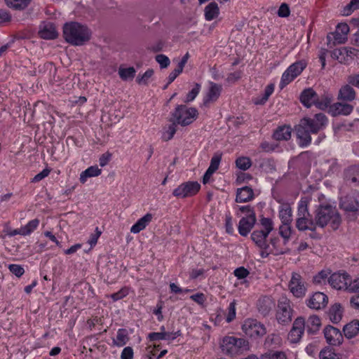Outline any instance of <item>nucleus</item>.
I'll return each instance as SVG.
<instances>
[{
  "label": "nucleus",
  "instance_id": "nucleus-38",
  "mask_svg": "<svg viewBox=\"0 0 359 359\" xmlns=\"http://www.w3.org/2000/svg\"><path fill=\"white\" fill-rule=\"evenodd\" d=\"M171 124H170L168 127L164 128V131L162 134V139L163 141H169L170 140L177 131V126L178 125L175 121H170Z\"/></svg>",
  "mask_w": 359,
  "mask_h": 359
},
{
  "label": "nucleus",
  "instance_id": "nucleus-55",
  "mask_svg": "<svg viewBox=\"0 0 359 359\" xmlns=\"http://www.w3.org/2000/svg\"><path fill=\"white\" fill-rule=\"evenodd\" d=\"M156 61L160 65L161 68H166L169 66L170 59L165 55L159 54L155 57Z\"/></svg>",
  "mask_w": 359,
  "mask_h": 359
},
{
  "label": "nucleus",
  "instance_id": "nucleus-59",
  "mask_svg": "<svg viewBox=\"0 0 359 359\" xmlns=\"http://www.w3.org/2000/svg\"><path fill=\"white\" fill-rule=\"evenodd\" d=\"M8 269L10 271L17 277H21L25 273L24 269L18 264H10Z\"/></svg>",
  "mask_w": 359,
  "mask_h": 359
},
{
  "label": "nucleus",
  "instance_id": "nucleus-27",
  "mask_svg": "<svg viewBox=\"0 0 359 359\" xmlns=\"http://www.w3.org/2000/svg\"><path fill=\"white\" fill-rule=\"evenodd\" d=\"M343 332L345 337L348 339L355 337L359 332V320H353L346 324L343 327Z\"/></svg>",
  "mask_w": 359,
  "mask_h": 359
},
{
  "label": "nucleus",
  "instance_id": "nucleus-33",
  "mask_svg": "<svg viewBox=\"0 0 359 359\" xmlns=\"http://www.w3.org/2000/svg\"><path fill=\"white\" fill-rule=\"evenodd\" d=\"M273 137L278 141L287 140L291 137V128L289 126H280L273 134Z\"/></svg>",
  "mask_w": 359,
  "mask_h": 359
},
{
  "label": "nucleus",
  "instance_id": "nucleus-5",
  "mask_svg": "<svg viewBox=\"0 0 359 359\" xmlns=\"http://www.w3.org/2000/svg\"><path fill=\"white\" fill-rule=\"evenodd\" d=\"M221 348L225 354L235 355L249 351L250 345L248 341L243 338L227 336L223 338Z\"/></svg>",
  "mask_w": 359,
  "mask_h": 359
},
{
  "label": "nucleus",
  "instance_id": "nucleus-60",
  "mask_svg": "<svg viewBox=\"0 0 359 359\" xmlns=\"http://www.w3.org/2000/svg\"><path fill=\"white\" fill-rule=\"evenodd\" d=\"M236 208L238 209L239 211H241L242 213L245 214V217H251V216H255V212L252 207L250 205H243V206H239L237 205Z\"/></svg>",
  "mask_w": 359,
  "mask_h": 359
},
{
  "label": "nucleus",
  "instance_id": "nucleus-48",
  "mask_svg": "<svg viewBox=\"0 0 359 359\" xmlns=\"http://www.w3.org/2000/svg\"><path fill=\"white\" fill-rule=\"evenodd\" d=\"M359 9V0H351L350 3L344 7L343 15H350L354 11Z\"/></svg>",
  "mask_w": 359,
  "mask_h": 359
},
{
  "label": "nucleus",
  "instance_id": "nucleus-1",
  "mask_svg": "<svg viewBox=\"0 0 359 359\" xmlns=\"http://www.w3.org/2000/svg\"><path fill=\"white\" fill-rule=\"evenodd\" d=\"M327 123V118L323 113L316 114L313 118L304 117L295 126L294 131L299 146L305 147L311 142V134H317Z\"/></svg>",
  "mask_w": 359,
  "mask_h": 359
},
{
  "label": "nucleus",
  "instance_id": "nucleus-64",
  "mask_svg": "<svg viewBox=\"0 0 359 359\" xmlns=\"http://www.w3.org/2000/svg\"><path fill=\"white\" fill-rule=\"evenodd\" d=\"M133 350L130 346H127L122 351L121 358V359H133Z\"/></svg>",
  "mask_w": 359,
  "mask_h": 359
},
{
  "label": "nucleus",
  "instance_id": "nucleus-44",
  "mask_svg": "<svg viewBox=\"0 0 359 359\" xmlns=\"http://www.w3.org/2000/svg\"><path fill=\"white\" fill-rule=\"evenodd\" d=\"M236 165L242 170H247L252 165V161L249 157L241 156L236 158Z\"/></svg>",
  "mask_w": 359,
  "mask_h": 359
},
{
  "label": "nucleus",
  "instance_id": "nucleus-51",
  "mask_svg": "<svg viewBox=\"0 0 359 359\" xmlns=\"http://www.w3.org/2000/svg\"><path fill=\"white\" fill-rule=\"evenodd\" d=\"M260 224L264 228L262 231L267 234H269L273 229V224L270 218L262 217L260 219Z\"/></svg>",
  "mask_w": 359,
  "mask_h": 359
},
{
  "label": "nucleus",
  "instance_id": "nucleus-30",
  "mask_svg": "<svg viewBox=\"0 0 359 359\" xmlns=\"http://www.w3.org/2000/svg\"><path fill=\"white\" fill-rule=\"evenodd\" d=\"M321 325L320 319L318 316L313 315L309 318L305 327L309 334H314L320 329Z\"/></svg>",
  "mask_w": 359,
  "mask_h": 359
},
{
  "label": "nucleus",
  "instance_id": "nucleus-8",
  "mask_svg": "<svg viewBox=\"0 0 359 359\" xmlns=\"http://www.w3.org/2000/svg\"><path fill=\"white\" fill-rule=\"evenodd\" d=\"M242 330L247 336L258 338L266 333L265 326L255 319H247L242 325Z\"/></svg>",
  "mask_w": 359,
  "mask_h": 359
},
{
  "label": "nucleus",
  "instance_id": "nucleus-43",
  "mask_svg": "<svg viewBox=\"0 0 359 359\" xmlns=\"http://www.w3.org/2000/svg\"><path fill=\"white\" fill-rule=\"evenodd\" d=\"M332 101V97L331 95H324L321 97L318 96L315 105L320 109H325L328 107H330Z\"/></svg>",
  "mask_w": 359,
  "mask_h": 359
},
{
  "label": "nucleus",
  "instance_id": "nucleus-34",
  "mask_svg": "<svg viewBox=\"0 0 359 359\" xmlns=\"http://www.w3.org/2000/svg\"><path fill=\"white\" fill-rule=\"evenodd\" d=\"M292 208L289 204H285L280 207L279 217L282 224H291L292 221Z\"/></svg>",
  "mask_w": 359,
  "mask_h": 359
},
{
  "label": "nucleus",
  "instance_id": "nucleus-15",
  "mask_svg": "<svg viewBox=\"0 0 359 359\" xmlns=\"http://www.w3.org/2000/svg\"><path fill=\"white\" fill-rule=\"evenodd\" d=\"M39 36L41 39L51 40L56 39L58 33L53 23L43 22L39 26Z\"/></svg>",
  "mask_w": 359,
  "mask_h": 359
},
{
  "label": "nucleus",
  "instance_id": "nucleus-62",
  "mask_svg": "<svg viewBox=\"0 0 359 359\" xmlns=\"http://www.w3.org/2000/svg\"><path fill=\"white\" fill-rule=\"evenodd\" d=\"M290 13L289 6L285 3H283L278 11V15L281 18H286L290 15Z\"/></svg>",
  "mask_w": 359,
  "mask_h": 359
},
{
  "label": "nucleus",
  "instance_id": "nucleus-31",
  "mask_svg": "<svg viewBox=\"0 0 359 359\" xmlns=\"http://www.w3.org/2000/svg\"><path fill=\"white\" fill-rule=\"evenodd\" d=\"M102 172V170L98 168L97 165H93L88 168L80 174L79 180L81 183L84 184L87 181V179L93 177H97Z\"/></svg>",
  "mask_w": 359,
  "mask_h": 359
},
{
  "label": "nucleus",
  "instance_id": "nucleus-19",
  "mask_svg": "<svg viewBox=\"0 0 359 359\" xmlns=\"http://www.w3.org/2000/svg\"><path fill=\"white\" fill-rule=\"evenodd\" d=\"M356 97V92L353 86H351L348 82L346 84L341 86L339 88L337 100L339 101L350 102L353 101Z\"/></svg>",
  "mask_w": 359,
  "mask_h": 359
},
{
  "label": "nucleus",
  "instance_id": "nucleus-40",
  "mask_svg": "<svg viewBox=\"0 0 359 359\" xmlns=\"http://www.w3.org/2000/svg\"><path fill=\"white\" fill-rule=\"evenodd\" d=\"M291 224H282L279 227V233L283 238V245H286L291 236Z\"/></svg>",
  "mask_w": 359,
  "mask_h": 359
},
{
  "label": "nucleus",
  "instance_id": "nucleus-20",
  "mask_svg": "<svg viewBox=\"0 0 359 359\" xmlns=\"http://www.w3.org/2000/svg\"><path fill=\"white\" fill-rule=\"evenodd\" d=\"M316 218H313L311 216H304L302 217H297L296 220V227L300 231H304L309 230L311 232L316 231L318 224H315Z\"/></svg>",
  "mask_w": 359,
  "mask_h": 359
},
{
  "label": "nucleus",
  "instance_id": "nucleus-28",
  "mask_svg": "<svg viewBox=\"0 0 359 359\" xmlns=\"http://www.w3.org/2000/svg\"><path fill=\"white\" fill-rule=\"evenodd\" d=\"M343 309L339 303H335L329 309L328 316L333 323H338L342 318Z\"/></svg>",
  "mask_w": 359,
  "mask_h": 359
},
{
  "label": "nucleus",
  "instance_id": "nucleus-35",
  "mask_svg": "<svg viewBox=\"0 0 359 359\" xmlns=\"http://www.w3.org/2000/svg\"><path fill=\"white\" fill-rule=\"evenodd\" d=\"M129 340L128 332L126 329H119L117 332L116 339H113L114 346L121 347L126 345Z\"/></svg>",
  "mask_w": 359,
  "mask_h": 359
},
{
  "label": "nucleus",
  "instance_id": "nucleus-46",
  "mask_svg": "<svg viewBox=\"0 0 359 359\" xmlns=\"http://www.w3.org/2000/svg\"><path fill=\"white\" fill-rule=\"evenodd\" d=\"M261 359H287V356L283 351H269L261 355Z\"/></svg>",
  "mask_w": 359,
  "mask_h": 359
},
{
  "label": "nucleus",
  "instance_id": "nucleus-22",
  "mask_svg": "<svg viewBox=\"0 0 359 359\" xmlns=\"http://www.w3.org/2000/svg\"><path fill=\"white\" fill-rule=\"evenodd\" d=\"M222 89L221 85L210 82V88L203 99V104L208 105L210 102H215L219 98Z\"/></svg>",
  "mask_w": 359,
  "mask_h": 359
},
{
  "label": "nucleus",
  "instance_id": "nucleus-14",
  "mask_svg": "<svg viewBox=\"0 0 359 359\" xmlns=\"http://www.w3.org/2000/svg\"><path fill=\"white\" fill-rule=\"evenodd\" d=\"M328 303V297L323 292H315L308 300L307 306L313 309L320 310L324 309Z\"/></svg>",
  "mask_w": 359,
  "mask_h": 359
},
{
  "label": "nucleus",
  "instance_id": "nucleus-7",
  "mask_svg": "<svg viewBox=\"0 0 359 359\" xmlns=\"http://www.w3.org/2000/svg\"><path fill=\"white\" fill-rule=\"evenodd\" d=\"M292 317V309L290 300L285 297H282L278 302L276 319L280 324L286 325L291 322Z\"/></svg>",
  "mask_w": 359,
  "mask_h": 359
},
{
  "label": "nucleus",
  "instance_id": "nucleus-4",
  "mask_svg": "<svg viewBox=\"0 0 359 359\" xmlns=\"http://www.w3.org/2000/svg\"><path fill=\"white\" fill-rule=\"evenodd\" d=\"M198 116V110L194 107H189L185 104L177 105L171 112L169 121H175L182 126L191 124Z\"/></svg>",
  "mask_w": 359,
  "mask_h": 359
},
{
  "label": "nucleus",
  "instance_id": "nucleus-12",
  "mask_svg": "<svg viewBox=\"0 0 359 359\" xmlns=\"http://www.w3.org/2000/svg\"><path fill=\"white\" fill-rule=\"evenodd\" d=\"M305 329V320L302 317L295 319L292 327L288 334V339L291 343L295 344L299 341Z\"/></svg>",
  "mask_w": 359,
  "mask_h": 359
},
{
  "label": "nucleus",
  "instance_id": "nucleus-23",
  "mask_svg": "<svg viewBox=\"0 0 359 359\" xmlns=\"http://www.w3.org/2000/svg\"><path fill=\"white\" fill-rule=\"evenodd\" d=\"M318 96L317 93L309 88L302 91L300 95V101L303 105L309 108L316 104Z\"/></svg>",
  "mask_w": 359,
  "mask_h": 359
},
{
  "label": "nucleus",
  "instance_id": "nucleus-32",
  "mask_svg": "<svg viewBox=\"0 0 359 359\" xmlns=\"http://www.w3.org/2000/svg\"><path fill=\"white\" fill-rule=\"evenodd\" d=\"M274 304L269 297L259 299L257 303V308L262 315L266 316L271 311Z\"/></svg>",
  "mask_w": 359,
  "mask_h": 359
},
{
  "label": "nucleus",
  "instance_id": "nucleus-26",
  "mask_svg": "<svg viewBox=\"0 0 359 359\" xmlns=\"http://www.w3.org/2000/svg\"><path fill=\"white\" fill-rule=\"evenodd\" d=\"M153 218V215L151 213H147L140 219H139L137 222L132 226L130 228V232L133 233H137L140 232L142 230L144 229L146 226L151 222Z\"/></svg>",
  "mask_w": 359,
  "mask_h": 359
},
{
  "label": "nucleus",
  "instance_id": "nucleus-21",
  "mask_svg": "<svg viewBox=\"0 0 359 359\" xmlns=\"http://www.w3.org/2000/svg\"><path fill=\"white\" fill-rule=\"evenodd\" d=\"M256 221V215L242 217L238 226L239 233L242 236H246L254 227Z\"/></svg>",
  "mask_w": 359,
  "mask_h": 359
},
{
  "label": "nucleus",
  "instance_id": "nucleus-37",
  "mask_svg": "<svg viewBox=\"0 0 359 359\" xmlns=\"http://www.w3.org/2000/svg\"><path fill=\"white\" fill-rule=\"evenodd\" d=\"M331 56L333 59L337 60L339 62L348 61V51L346 47L336 48L331 52Z\"/></svg>",
  "mask_w": 359,
  "mask_h": 359
},
{
  "label": "nucleus",
  "instance_id": "nucleus-29",
  "mask_svg": "<svg viewBox=\"0 0 359 359\" xmlns=\"http://www.w3.org/2000/svg\"><path fill=\"white\" fill-rule=\"evenodd\" d=\"M219 8L216 2L212 1L208 4L204 9V16L207 21H211L218 17Z\"/></svg>",
  "mask_w": 359,
  "mask_h": 359
},
{
  "label": "nucleus",
  "instance_id": "nucleus-54",
  "mask_svg": "<svg viewBox=\"0 0 359 359\" xmlns=\"http://www.w3.org/2000/svg\"><path fill=\"white\" fill-rule=\"evenodd\" d=\"M167 335H170V332H151L149 334V339L151 341L163 340L167 339Z\"/></svg>",
  "mask_w": 359,
  "mask_h": 359
},
{
  "label": "nucleus",
  "instance_id": "nucleus-13",
  "mask_svg": "<svg viewBox=\"0 0 359 359\" xmlns=\"http://www.w3.org/2000/svg\"><path fill=\"white\" fill-rule=\"evenodd\" d=\"M323 332L326 341L330 345L339 346L343 342V336L339 329L327 325L325 327Z\"/></svg>",
  "mask_w": 359,
  "mask_h": 359
},
{
  "label": "nucleus",
  "instance_id": "nucleus-50",
  "mask_svg": "<svg viewBox=\"0 0 359 359\" xmlns=\"http://www.w3.org/2000/svg\"><path fill=\"white\" fill-rule=\"evenodd\" d=\"M274 90V85L269 84L268 85L265 90L264 93L260 100L255 101L256 104H264L269 99V96L273 93Z\"/></svg>",
  "mask_w": 359,
  "mask_h": 359
},
{
  "label": "nucleus",
  "instance_id": "nucleus-10",
  "mask_svg": "<svg viewBox=\"0 0 359 359\" xmlns=\"http://www.w3.org/2000/svg\"><path fill=\"white\" fill-rule=\"evenodd\" d=\"M329 284L336 290H348L349 287L350 276L348 273H334L328 278Z\"/></svg>",
  "mask_w": 359,
  "mask_h": 359
},
{
  "label": "nucleus",
  "instance_id": "nucleus-58",
  "mask_svg": "<svg viewBox=\"0 0 359 359\" xmlns=\"http://www.w3.org/2000/svg\"><path fill=\"white\" fill-rule=\"evenodd\" d=\"M236 317V301L231 302L228 308V315L226 322H231Z\"/></svg>",
  "mask_w": 359,
  "mask_h": 359
},
{
  "label": "nucleus",
  "instance_id": "nucleus-45",
  "mask_svg": "<svg viewBox=\"0 0 359 359\" xmlns=\"http://www.w3.org/2000/svg\"><path fill=\"white\" fill-rule=\"evenodd\" d=\"M154 70L148 69L142 75L139 74L136 79V82L139 85L147 86L150 79L154 75Z\"/></svg>",
  "mask_w": 359,
  "mask_h": 359
},
{
  "label": "nucleus",
  "instance_id": "nucleus-16",
  "mask_svg": "<svg viewBox=\"0 0 359 359\" xmlns=\"http://www.w3.org/2000/svg\"><path fill=\"white\" fill-rule=\"evenodd\" d=\"M353 110V106L345 102H337L332 104L330 107V111L333 116H348Z\"/></svg>",
  "mask_w": 359,
  "mask_h": 359
},
{
  "label": "nucleus",
  "instance_id": "nucleus-57",
  "mask_svg": "<svg viewBox=\"0 0 359 359\" xmlns=\"http://www.w3.org/2000/svg\"><path fill=\"white\" fill-rule=\"evenodd\" d=\"M201 85L196 83L195 87L187 94L185 102H189L193 101L199 93Z\"/></svg>",
  "mask_w": 359,
  "mask_h": 359
},
{
  "label": "nucleus",
  "instance_id": "nucleus-49",
  "mask_svg": "<svg viewBox=\"0 0 359 359\" xmlns=\"http://www.w3.org/2000/svg\"><path fill=\"white\" fill-rule=\"evenodd\" d=\"M39 224V220L38 219H34L29 221L25 226L22 227L25 236L29 235L37 228Z\"/></svg>",
  "mask_w": 359,
  "mask_h": 359
},
{
  "label": "nucleus",
  "instance_id": "nucleus-39",
  "mask_svg": "<svg viewBox=\"0 0 359 359\" xmlns=\"http://www.w3.org/2000/svg\"><path fill=\"white\" fill-rule=\"evenodd\" d=\"M309 199L306 197L302 198L298 203L297 208V216L298 217H302L304 216H311L309 212Z\"/></svg>",
  "mask_w": 359,
  "mask_h": 359
},
{
  "label": "nucleus",
  "instance_id": "nucleus-56",
  "mask_svg": "<svg viewBox=\"0 0 359 359\" xmlns=\"http://www.w3.org/2000/svg\"><path fill=\"white\" fill-rule=\"evenodd\" d=\"M225 228L227 233L232 234L233 233L232 216L229 212H226L225 215Z\"/></svg>",
  "mask_w": 359,
  "mask_h": 359
},
{
  "label": "nucleus",
  "instance_id": "nucleus-24",
  "mask_svg": "<svg viewBox=\"0 0 359 359\" xmlns=\"http://www.w3.org/2000/svg\"><path fill=\"white\" fill-rule=\"evenodd\" d=\"M253 198L254 191L251 187L245 186L237 189L235 200L236 203H246Z\"/></svg>",
  "mask_w": 359,
  "mask_h": 359
},
{
  "label": "nucleus",
  "instance_id": "nucleus-17",
  "mask_svg": "<svg viewBox=\"0 0 359 359\" xmlns=\"http://www.w3.org/2000/svg\"><path fill=\"white\" fill-rule=\"evenodd\" d=\"M339 207L346 213H356L359 208V202L352 196H346L340 199Z\"/></svg>",
  "mask_w": 359,
  "mask_h": 359
},
{
  "label": "nucleus",
  "instance_id": "nucleus-3",
  "mask_svg": "<svg viewBox=\"0 0 359 359\" xmlns=\"http://www.w3.org/2000/svg\"><path fill=\"white\" fill-rule=\"evenodd\" d=\"M65 40L73 46H82L91 37L90 29L77 22H66L63 26Z\"/></svg>",
  "mask_w": 359,
  "mask_h": 359
},
{
  "label": "nucleus",
  "instance_id": "nucleus-25",
  "mask_svg": "<svg viewBox=\"0 0 359 359\" xmlns=\"http://www.w3.org/2000/svg\"><path fill=\"white\" fill-rule=\"evenodd\" d=\"M269 234L261 230H255L251 234V238L255 243L262 250H267L269 245L266 243Z\"/></svg>",
  "mask_w": 359,
  "mask_h": 359
},
{
  "label": "nucleus",
  "instance_id": "nucleus-53",
  "mask_svg": "<svg viewBox=\"0 0 359 359\" xmlns=\"http://www.w3.org/2000/svg\"><path fill=\"white\" fill-rule=\"evenodd\" d=\"M221 159H222V154H215L210 161V164L208 169H210V170H212L213 172H215L219 168Z\"/></svg>",
  "mask_w": 359,
  "mask_h": 359
},
{
  "label": "nucleus",
  "instance_id": "nucleus-63",
  "mask_svg": "<svg viewBox=\"0 0 359 359\" xmlns=\"http://www.w3.org/2000/svg\"><path fill=\"white\" fill-rule=\"evenodd\" d=\"M128 294V289L123 287L121 288L118 292L111 294L110 297L114 301H118L125 297Z\"/></svg>",
  "mask_w": 359,
  "mask_h": 359
},
{
  "label": "nucleus",
  "instance_id": "nucleus-52",
  "mask_svg": "<svg viewBox=\"0 0 359 359\" xmlns=\"http://www.w3.org/2000/svg\"><path fill=\"white\" fill-rule=\"evenodd\" d=\"M329 274L330 272L322 270L313 277V281L315 284L318 285L325 283Z\"/></svg>",
  "mask_w": 359,
  "mask_h": 359
},
{
  "label": "nucleus",
  "instance_id": "nucleus-41",
  "mask_svg": "<svg viewBox=\"0 0 359 359\" xmlns=\"http://www.w3.org/2000/svg\"><path fill=\"white\" fill-rule=\"evenodd\" d=\"M135 69L133 67L128 68H119L118 75L123 81L132 80L135 76Z\"/></svg>",
  "mask_w": 359,
  "mask_h": 359
},
{
  "label": "nucleus",
  "instance_id": "nucleus-2",
  "mask_svg": "<svg viewBox=\"0 0 359 359\" xmlns=\"http://www.w3.org/2000/svg\"><path fill=\"white\" fill-rule=\"evenodd\" d=\"M316 224L325 228L330 224L332 229L337 230L341 223V217L336 207L329 204H320L314 211Z\"/></svg>",
  "mask_w": 359,
  "mask_h": 359
},
{
  "label": "nucleus",
  "instance_id": "nucleus-6",
  "mask_svg": "<svg viewBox=\"0 0 359 359\" xmlns=\"http://www.w3.org/2000/svg\"><path fill=\"white\" fill-rule=\"evenodd\" d=\"M307 63L305 60H299L292 64L283 74L280 88L283 89L306 68Z\"/></svg>",
  "mask_w": 359,
  "mask_h": 359
},
{
  "label": "nucleus",
  "instance_id": "nucleus-11",
  "mask_svg": "<svg viewBox=\"0 0 359 359\" xmlns=\"http://www.w3.org/2000/svg\"><path fill=\"white\" fill-rule=\"evenodd\" d=\"M289 288L290 292L296 297H302L305 295L306 288L300 274L292 273L291 280L289 283Z\"/></svg>",
  "mask_w": 359,
  "mask_h": 359
},
{
  "label": "nucleus",
  "instance_id": "nucleus-36",
  "mask_svg": "<svg viewBox=\"0 0 359 359\" xmlns=\"http://www.w3.org/2000/svg\"><path fill=\"white\" fill-rule=\"evenodd\" d=\"M6 5L14 10L22 11L25 9L32 0H5Z\"/></svg>",
  "mask_w": 359,
  "mask_h": 359
},
{
  "label": "nucleus",
  "instance_id": "nucleus-18",
  "mask_svg": "<svg viewBox=\"0 0 359 359\" xmlns=\"http://www.w3.org/2000/svg\"><path fill=\"white\" fill-rule=\"evenodd\" d=\"M349 27L346 23H339L334 32L330 34L332 36L333 44L344 43L347 40V34Z\"/></svg>",
  "mask_w": 359,
  "mask_h": 359
},
{
  "label": "nucleus",
  "instance_id": "nucleus-9",
  "mask_svg": "<svg viewBox=\"0 0 359 359\" xmlns=\"http://www.w3.org/2000/svg\"><path fill=\"white\" fill-rule=\"evenodd\" d=\"M201 185L197 182L189 181L181 184L172 191V195L177 198H187L196 195L200 190Z\"/></svg>",
  "mask_w": 359,
  "mask_h": 359
},
{
  "label": "nucleus",
  "instance_id": "nucleus-61",
  "mask_svg": "<svg viewBox=\"0 0 359 359\" xmlns=\"http://www.w3.org/2000/svg\"><path fill=\"white\" fill-rule=\"evenodd\" d=\"M346 81L351 86L359 89V73L352 74L348 76Z\"/></svg>",
  "mask_w": 359,
  "mask_h": 359
},
{
  "label": "nucleus",
  "instance_id": "nucleus-47",
  "mask_svg": "<svg viewBox=\"0 0 359 359\" xmlns=\"http://www.w3.org/2000/svg\"><path fill=\"white\" fill-rule=\"evenodd\" d=\"M320 359H341L339 355L334 353L331 348H325L319 353Z\"/></svg>",
  "mask_w": 359,
  "mask_h": 359
},
{
  "label": "nucleus",
  "instance_id": "nucleus-42",
  "mask_svg": "<svg viewBox=\"0 0 359 359\" xmlns=\"http://www.w3.org/2000/svg\"><path fill=\"white\" fill-rule=\"evenodd\" d=\"M270 242L274 249V252H272L275 255H283L290 252V249L286 245L283 247L280 246L278 238H272Z\"/></svg>",
  "mask_w": 359,
  "mask_h": 359
}]
</instances>
